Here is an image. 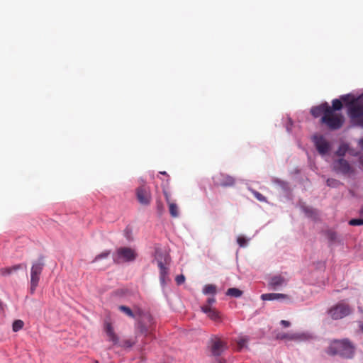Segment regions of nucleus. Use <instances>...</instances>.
Returning <instances> with one entry per match:
<instances>
[{
	"label": "nucleus",
	"mask_w": 363,
	"mask_h": 363,
	"mask_svg": "<svg viewBox=\"0 0 363 363\" xmlns=\"http://www.w3.org/2000/svg\"><path fill=\"white\" fill-rule=\"evenodd\" d=\"M169 213L172 217L177 218L179 216V208L177 205L174 202H171L168 203Z\"/></svg>",
	"instance_id": "obj_25"
},
{
	"label": "nucleus",
	"mask_w": 363,
	"mask_h": 363,
	"mask_svg": "<svg viewBox=\"0 0 363 363\" xmlns=\"http://www.w3.org/2000/svg\"><path fill=\"white\" fill-rule=\"evenodd\" d=\"M45 264L42 259H38L33 263L30 269V293L33 294L35 291L38 282L40 281V276L43 272Z\"/></svg>",
	"instance_id": "obj_5"
},
{
	"label": "nucleus",
	"mask_w": 363,
	"mask_h": 363,
	"mask_svg": "<svg viewBox=\"0 0 363 363\" xmlns=\"http://www.w3.org/2000/svg\"><path fill=\"white\" fill-rule=\"evenodd\" d=\"M94 363H98V362H94Z\"/></svg>",
	"instance_id": "obj_48"
},
{
	"label": "nucleus",
	"mask_w": 363,
	"mask_h": 363,
	"mask_svg": "<svg viewBox=\"0 0 363 363\" xmlns=\"http://www.w3.org/2000/svg\"><path fill=\"white\" fill-rule=\"evenodd\" d=\"M23 268H26L25 264H18L12 267H3L0 269V274L2 276H8Z\"/></svg>",
	"instance_id": "obj_17"
},
{
	"label": "nucleus",
	"mask_w": 363,
	"mask_h": 363,
	"mask_svg": "<svg viewBox=\"0 0 363 363\" xmlns=\"http://www.w3.org/2000/svg\"><path fill=\"white\" fill-rule=\"evenodd\" d=\"M320 122L325 124L329 130H336L343 126L345 117L341 113L328 111L327 114L322 116Z\"/></svg>",
	"instance_id": "obj_2"
},
{
	"label": "nucleus",
	"mask_w": 363,
	"mask_h": 363,
	"mask_svg": "<svg viewBox=\"0 0 363 363\" xmlns=\"http://www.w3.org/2000/svg\"><path fill=\"white\" fill-rule=\"evenodd\" d=\"M346 152V148L344 146H340L338 150L337 151V155L340 156H342L345 155Z\"/></svg>",
	"instance_id": "obj_39"
},
{
	"label": "nucleus",
	"mask_w": 363,
	"mask_h": 363,
	"mask_svg": "<svg viewBox=\"0 0 363 363\" xmlns=\"http://www.w3.org/2000/svg\"><path fill=\"white\" fill-rule=\"evenodd\" d=\"M110 253H111V252L109 250H106V251L100 253L99 255L96 256L95 259H94V262H96L99 259L106 258L110 255Z\"/></svg>",
	"instance_id": "obj_31"
},
{
	"label": "nucleus",
	"mask_w": 363,
	"mask_h": 363,
	"mask_svg": "<svg viewBox=\"0 0 363 363\" xmlns=\"http://www.w3.org/2000/svg\"><path fill=\"white\" fill-rule=\"evenodd\" d=\"M135 194L138 202L143 206L150 205L152 201V194L150 186L143 184L135 190Z\"/></svg>",
	"instance_id": "obj_6"
},
{
	"label": "nucleus",
	"mask_w": 363,
	"mask_h": 363,
	"mask_svg": "<svg viewBox=\"0 0 363 363\" xmlns=\"http://www.w3.org/2000/svg\"><path fill=\"white\" fill-rule=\"evenodd\" d=\"M215 301V298H208L207 300L208 304L201 307L202 311L205 313L209 318H220L218 311L211 306V304Z\"/></svg>",
	"instance_id": "obj_13"
},
{
	"label": "nucleus",
	"mask_w": 363,
	"mask_h": 363,
	"mask_svg": "<svg viewBox=\"0 0 363 363\" xmlns=\"http://www.w3.org/2000/svg\"><path fill=\"white\" fill-rule=\"evenodd\" d=\"M24 326V323L21 319H15L12 323V330L14 333L18 332Z\"/></svg>",
	"instance_id": "obj_27"
},
{
	"label": "nucleus",
	"mask_w": 363,
	"mask_h": 363,
	"mask_svg": "<svg viewBox=\"0 0 363 363\" xmlns=\"http://www.w3.org/2000/svg\"><path fill=\"white\" fill-rule=\"evenodd\" d=\"M124 235L127 240H132L133 236H132V229L130 227H126L124 230Z\"/></svg>",
	"instance_id": "obj_33"
},
{
	"label": "nucleus",
	"mask_w": 363,
	"mask_h": 363,
	"mask_svg": "<svg viewBox=\"0 0 363 363\" xmlns=\"http://www.w3.org/2000/svg\"><path fill=\"white\" fill-rule=\"evenodd\" d=\"M136 252L128 247H121L116 250V257L115 260L117 262H132L136 259Z\"/></svg>",
	"instance_id": "obj_7"
},
{
	"label": "nucleus",
	"mask_w": 363,
	"mask_h": 363,
	"mask_svg": "<svg viewBox=\"0 0 363 363\" xmlns=\"http://www.w3.org/2000/svg\"><path fill=\"white\" fill-rule=\"evenodd\" d=\"M325 106V102L321 104L319 106L313 107L311 110V113L315 118H318V117L320 116L321 115L324 116L325 114H327L328 108Z\"/></svg>",
	"instance_id": "obj_19"
},
{
	"label": "nucleus",
	"mask_w": 363,
	"mask_h": 363,
	"mask_svg": "<svg viewBox=\"0 0 363 363\" xmlns=\"http://www.w3.org/2000/svg\"><path fill=\"white\" fill-rule=\"evenodd\" d=\"M356 125L363 128V118H360Z\"/></svg>",
	"instance_id": "obj_42"
},
{
	"label": "nucleus",
	"mask_w": 363,
	"mask_h": 363,
	"mask_svg": "<svg viewBox=\"0 0 363 363\" xmlns=\"http://www.w3.org/2000/svg\"><path fill=\"white\" fill-rule=\"evenodd\" d=\"M208 347L211 355L216 357L221 356L223 352L227 350L226 344L216 337L211 338L208 342Z\"/></svg>",
	"instance_id": "obj_9"
},
{
	"label": "nucleus",
	"mask_w": 363,
	"mask_h": 363,
	"mask_svg": "<svg viewBox=\"0 0 363 363\" xmlns=\"http://www.w3.org/2000/svg\"><path fill=\"white\" fill-rule=\"evenodd\" d=\"M160 261V266L158 267L160 268V279L162 284L165 283V277L168 272L167 268Z\"/></svg>",
	"instance_id": "obj_23"
},
{
	"label": "nucleus",
	"mask_w": 363,
	"mask_h": 363,
	"mask_svg": "<svg viewBox=\"0 0 363 363\" xmlns=\"http://www.w3.org/2000/svg\"><path fill=\"white\" fill-rule=\"evenodd\" d=\"M351 98V96L350 94H347V95H342L340 97V100L342 101V102H345L346 103L347 106V108H349V103L352 101V98L350 99Z\"/></svg>",
	"instance_id": "obj_35"
},
{
	"label": "nucleus",
	"mask_w": 363,
	"mask_h": 363,
	"mask_svg": "<svg viewBox=\"0 0 363 363\" xmlns=\"http://www.w3.org/2000/svg\"><path fill=\"white\" fill-rule=\"evenodd\" d=\"M280 325L284 328L289 327L291 325V323L289 320H286L285 319H281L280 322Z\"/></svg>",
	"instance_id": "obj_40"
},
{
	"label": "nucleus",
	"mask_w": 363,
	"mask_h": 363,
	"mask_svg": "<svg viewBox=\"0 0 363 363\" xmlns=\"http://www.w3.org/2000/svg\"><path fill=\"white\" fill-rule=\"evenodd\" d=\"M287 280L281 275H275L270 278L269 286L272 289H278L280 286L286 284Z\"/></svg>",
	"instance_id": "obj_16"
},
{
	"label": "nucleus",
	"mask_w": 363,
	"mask_h": 363,
	"mask_svg": "<svg viewBox=\"0 0 363 363\" xmlns=\"http://www.w3.org/2000/svg\"><path fill=\"white\" fill-rule=\"evenodd\" d=\"M118 309L121 312H122L125 315L128 316V317H133V316H136V315H138V316L144 315L143 311L138 307H135V308H134L133 310H132L131 308H130L128 306H119L118 307Z\"/></svg>",
	"instance_id": "obj_15"
},
{
	"label": "nucleus",
	"mask_w": 363,
	"mask_h": 363,
	"mask_svg": "<svg viewBox=\"0 0 363 363\" xmlns=\"http://www.w3.org/2000/svg\"><path fill=\"white\" fill-rule=\"evenodd\" d=\"M155 259L157 262V265L160 266V261H161L163 264H167L169 257L164 251L160 248H157L155 250Z\"/></svg>",
	"instance_id": "obj_20"
},
{
	"label": "nucleus",
	"mask_w": 363,
	"mask_h": 363,
	"mask_svg": "<svg viewBox=\"0 0 363 363\" xmlns=\"http://www.w3.org/2000/svg\"><path fill=\"white\" fill-rule=\"evenodd\" d=\"M226 295L238 298L242 295V291L237 288H230L227 290Z\"/></svg>",
	"instance_id": "obj_28"
},
{
	"label": "nucleus",
	"mask_w": 363,
	"mask_h": 363,
	"mask_svg": "<svg viewBox=\"0 0 363 363\" xmlns=\"http://www.w3.org/2000/svg\"><path fill=\"white\" fill-rule=\"evenodd\" d=\"M353 308L345 301H340L328 311V315L332 318H345L350 315Z\"/></svg>",
	"instance_id": "obj_4"
},
{
	"label": "nucleus",
	"mask_w": 363,
	"mask_h": 363,
	"mask_svg": "<svg viewBox=\"0 0 363 363\" xmlns=\"http://www.w3.org/2000/svg\"><path fill=\"white\" fill-rule=\"evenodd\" d=\"M217 291V287L214 284H206L203 289V293L206 295H215Z\"/></svg>",
	"instance_id": "obj_24"
},
{
	"label": "nucleus",
	"mask_w": 363,
	"mask_h": 363,
	"mask_svg": "<svg viewBox=\"0 0 363 363\" xmlns=\"http://www.w3.org/2000/svg\"><path fill=\"white\" fill-rule=\"evenodd\" d=\"M325 106L328 108L327 109L328 111H330L332 113H336V111H340L342 108L343 105H342V101L340 99H333L332 101V106H330L327 102H325Z\"/></svg>",
	"instance_id": "obj_21"
},
{
	"label": "nucleus",
	"mask_w": 363,
	"mask_h": 363,
	"mask_svg": "<svg viewBox=\"0 0 363 363\" xmlns=\"http://www.w3.org/2000/svg\"><path fill=\"white\" fill-rule=\"evenodd\" d=\"M356 347L348 338L332 339L325 352L331 357L339 356L345 359H353L355 355Z\"/></svg>",
	"instance_id": "obj_1"
},
{
	"label": "nucleus",
	"mask_w": 363,
	"mask_h": 363,
	"mask_svg": "<svg viewBox=\"0 0 363 363\" xmlns=\"http://www.w3.org/2000/svg\"><path fill=\"white\" fill-rule=\"evenodd\" d=\"M160 173L162 174H164V175H167L166 172H160Z\"/></svg>",
	"instance_id": "obj_46"
},
{
	"label": "nucleus",
	"mask_w": 363,
	"mask_h": 363,
	"mask_svg": "<svg viewBox=\"0 0 363 363\" xmlns=\"http://www.w3.org/2000/svg\"><path fill=\"white\" fill-rule=\"evenodd\" d=\"M339 184V182L334 179H328L327 180V184L329 186H335Z\"/></svg>",
	"instance_id": "obj_37"
},
{
	"label": "nucleus",
	"mask_w": 363,
	"mask_h": 363,
	"mask_svg": "<svg viewBox=\"0 0 363 363\" xmlns=\"http://www.w3.org/2000/svg\"><path fill=\"white\" fill-rule=\"evenodd\" d=\"M147 320H149L150 324H152L153 323L152 320H154L155 319L151 318V319H147Z\"/></svg>",
	"instance_id": "obj_45"
},
{
	"label": "nucleus",
	"mask_w": 363,
	"mask_h": 363,
	"mask_svg": "<svg viewBox=\"0 0 363 363\" xmlns=\"http://www.w3.org/2000/svg\"><path fill=\"white\" fill-rule=\"evenodd\" d=\"M347 114L351 121L355 124L360 118H363V100L361 96L352 98L349 103Z\"/></svg>",
	"instance_id": "obj_3"
},
{
	"label": "nucleus",
	"mask_w": 363,
	"mask_h": 363,
	"mask_svg": "<svg viewBox=\"0 0 363 363\" xmlns=\"http://www.w3.org/2000/svg\"><path fill=\"white\" fill-rule=\"evenodd\" d=\"M359 328H360L361 330L363 332V323L362 322L359 323Z\"/></svg>",
	"instance_id": "obj_44"
},
{
	"label": "nucleus",
	"mask_w": 363,
	"mask_h": 363,
	"mask_svg": "<svg viewBox=\"0 0 363 363\" xmlns=\"http://www.w3.org/2000/svg\"><path fill=\"white\" fill-rule=\"evenodd\" d=\"M349 224L350 225L357 226V225H363V219L362 218H354L351 219L349 221Z\"/></svg>",
	"instance_id": "obj_32"
},
{
	"label": "nucleus",
	"mask_w": 363,
	"mask_h": 363,
	"mask_svg": "<svg viewBox=\"0 0 363 363\" xmlns=\"http://www.w3.org/2000/svg\"><path fill=\"white\" fill-rule=\"evenodd\" d=\"M213 184L216 186L231 187L235 184V179L227 174L218 173L213 177Z\"/></svg>",
	"instance_id": "obj_8"
},
{
	"label": "nucleus",
	"mask_w": 363,
	"mask_h": 363,
	"mask_svg": "<svg viewBox=\"0 0 363 363\" xmlns=\"http://www.w3.org/2000/svg\"><path fill=\"white\" fill-rule=\"evenodd\" d=\"M184 281H185V277L182 274L178 275L176 277V282L177 283V284H182L184 282Z\"/></svg>",
	"instance_id": "obj_38"
},
{
	"label": "nucleus",
	"mask_w": 363,
	"mask_h": 363,
	"mask_svg": "<svg viewBox=\"0 0 363 363\" xmlns=\"http://www.w3.org/2000/svg\"><path fill=\"white\" fill-rule=\"evenodd\" d=\"M249 338L247 337H242L239 339L238 341V346L240 350L243 348H247V342Z\"/></svg>",
	"instance_id": "obj_30"
},
{
	"label": "nucleus",
	"mask_w": 363,
	"mask_h": 363,
	"mask_svg": "<svg viewBox=\"0 0 363 363\" xmlns=\"http://www.w3.org/2000/svg\"><path fill=\"white\" fill-rule=\"evenodd\" d=\"M333 169L337 172L346 174L352 172V167L348 162L344 159H339L334 162Z\"/></svg>",
	"instance_id": "obj_12"
},
{
	"label": "nucleus",
	"mask_w": 363,
	"mask_h": 363,
	"mask_svg": "<svg viewBox=\"0 0 363 363\" xmlns=\"http://www.w3.org/2000/svg\"><path fill=\"white\" fill-rule=\"evenodd\" d=\"M313 142L318 152L320 155H324L329 152L330 149V143L324 138L323 136L314 135Z\"/></svg>",
	"instance_id": "obj_10"
},
{
	"label": "nucleus",
	"mask_w": 363,
	"mask_h": 363,
	"mask_svg": "<svg viewBox=\"0 0 363 363\" xmlns=\"http://www.w3.org/2000/svg\"><path fill=\"white\" fill-rule=\"evenodd\" d=\"M295 341H308L315 338V335L309 332L294 333Z\"/></svg>",
	"instance_id": "obj_22"
},
{
	"label": "nucleus",
	"mask_w": 363,
	"mask_h": 363,
	"mask_svg": "<svg viewBox=\"0 0 363 363\" xmlns=\"http://www.w3.org/2000/svg\"><path fill=\"white\" fill-rule=\"evenodd\" d=\"M104 331L108 337V340L112 342L113 345H116L119 343V337L115 333L112 324L108 321L104 322Z\"/></svg>",
	"instance_id": "obj_14"
},
{
	"label": "nucleus",
	"mask_w": 363,
	"mask_h": 363,
	"mask_svg": "<svg viewBox=\"0 0 363 363\" xmlns=\"http://www.w3.org/2000/svg\"><path fill=\"white\" fill-rule=\"evenodd\" d=\"M136 344V341H132L131 340H125L122 342L119 341V343L117 345L125 350L132 348Z\"/></svg>",
	"instance_id": "obj_29"
},
{
	"label": "nucleus",
	"mask_w": 363,
	"mask_h": 363,
	"mask_svg": "<svg viewBox=\"0 0 363 363\" xmlns=\"http://www.w3.org/2000/svg\"><path fill=\"white\" fill-rule=\"evenodd\" d=\"M144 320L145 319H136L135 322V338L140 336L147 337L151 335V330L147 323L144 322Z\"/></svg>",
	"instance_id": "obj_11"
},
{
	"label": "nucleus",
	"mask_w": 363,
	"mask_h": 363,
	"mask_svg": "<svg viewBox=\"0 0 363 363\" xmlns=\"http://www.w3.org/2000/svg\"><path fill=\"white\" fill-rule=\"evenodd\" d=\"M252 193L253 194L254 196L259 201H266V198L259 192L252 190Z\"/></svg>",
	"instance_id": "obj_34"
},
{
	"label": "nucleus",
	"mask_w": 363,
	"mask_h": 363,
	"mask_svg": "<svg viewBox=\"0 0 363 363\" xmlns=\"http://www.w3.org/2000/svg\"><path fill=\"white\" fill-rule=\"evenodd\" d=\"M288 298V296L284 294L279 293H269L264 294L261 296V298L263 301H274V300H281L286 299Z\"/></svg>",
	"instance_id": "obj_18"
},
{
	"label": "nucleus",
	"mask_w": 363,
	"mask_h": 363,
	"mask_svg": "<svg viewBox=\"0 0 363 363\" xmlns=\"http://www.w3.org/2000/svg\"><path fill=\"white\" fill-rule=\"evenodd\" d=\"M218 363H226V360L225 359H218Z\"/></svg>",
	"instance_id": "obj_43"
},
{
	"label": "nucleus",
	"mask_w": 363,
	"mask_h": 363,
	"mask_svg": "<svg viewBox=\"0 0 363 363\" xmlns=\"http://www.w3.org/2000/svg\"><path fill=\"white\" fill-rule=\"evenodd\" d=\"M237 242H238V245H240V247H245V245L247 244L246 239L244 237H241V236L238 238Z\"/></svg>",
	"instance_id": "obj_36"
},
{
	"label": "nucleus",
	"mask_w": 363,
	"mask_h": 363,
	"mask_svg": "<svg viewBox=\"0 0 363 363\" xmlns=\"http://www.w3.org/2000/svg\"><path fill=\"white\" fill-rule=\"evenodd\" d=\"M360 144H361V145H362V147L363 148V139H362V140H361V141H360Z\"/></svg>",
	"instance_id": "obj_47"
},
{
	"label": "nucleus",
	"mask_w": 363,
	"mask_h": 363,
	"mask_svg": "<svg viewBox=\"0 0 363 363\" xmlns=\"http://www.w3.org/2000/svg\"><path fill=\"white\" fill-rule=\"evenodd\" d=\"M277 340H294L295 336L294 333H278L276 335Z\"/></svg>",
	"instance_id": "obj_26"
},
{
	"label": "nucleus",
	"mask_w": 363,
	"mask_h": 363,
	"mask_svg": "<svg viewBox=\"0 0 363 363\" xmlns=\"http://www.w3.org/2000/svg\"><path fill=\"white\" fill-rule=\"evenodd\" d=\"M163 193H164V198L166 199V201L167 203H171L172 201H170V195L166 191V190H163Z\"/></svg>",
	"instance_id": "obj_41"
}]
</instances>
